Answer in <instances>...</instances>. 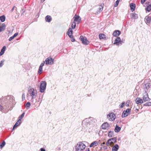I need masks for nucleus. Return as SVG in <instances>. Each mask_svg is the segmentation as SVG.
Masks as SVG:
<instances>
[{
  "mask_svg": "<svg viewBox=\"0 0 151 151\" xmlns=\"http://www.w3.org/2000/svg\"><path fill=\"white\" fill-rule=\"evenodd\" d=\"M93 118L90 117L86 118L82 122V130L84 132H90V125L91 121L93 119Z\"/></svg>",
  "mask_w": 151,
  "mask_h": 151,
  "instance_id": "obj_1",
  "label": "nucleus"
},
{
  "mask_svg": "<svg viewBox=\"0 0 151 151\" xmlns=\"http://www.w3.org/2000/svg\"><path fill=\"white\" fill-rule=\"evenodd\" d=\"M37 95V91L34 88H31L28 90L27 94L28 98L31 97L32 99H35Z\"/></svg>",
  "mask_w": 151,
  "mask_h": 151,
  "instance_id": "obj_2",
  "label": "nucleus"
},
{
  "mask_svg": "<svg viewBox=\"0 0 151 151\" xmlns=\"http://www.w3.org/2000/svg\"><path fill=\"white\" fill-rule=\"evenodd\" d=\"M116 138L114 137L109 139L106 143L107 146H113L114 143L116 142Z\"/></svg>",
  "mask_w": 151,
  "mask_h": 151,
  "instance_id": "obj_3",
  "label": "nucleus"
},
{
  "mask_svg": "<svg viewBox=\"0 0 151 151\" xmlns=\"http://www.w3.org/2000/svg\"><path fill=\"white\" fill-rule=\"evenodd\" d=\"M86 147V145L81 142L78 143L76 147V149L77 151H81Z\"/></svg>",
  "mask_w": 151,
  "mask_h": 151,
  "instance_id": "obj_4",
  "label": "nucleus"
},
{
  "mask_svg": "<svg viewBox=\"0 0 151 151\" xmlns=\"http://www.w3.org/2000/svg\"><path fill=\"white\" fill-rule=\"evenodd\" d=\"M116 117L115 114L113 112L109 113L107 115V119L111 121H114Z\"/></svg>",
  "mask_w": 151,
  "mask_h": 151,
  "instance_id": "obj_5",
  "label": "nucleus"
},
{
  "mask_svg": "<svg viewBox=\"0 0 151 151\" xmlns=\"http://www.w3.org/2000/svg\"><path fill=\"white\" fill-rule=\"evenodd\" d=\"M47 83L45 81H42L41 82L40 91L41 93L43 92L46 89Z\"/></svg>",
  "mask_w": 151,
  "mask_h": 151,
  "instance_id": "obj_6",
  "label": "nucleus"
},
{
  "mask_svg": "<svg viewBox=\"0 0 151 151\" xmlns=\"http://www.w3.org/2000/svg\"><path fill=\"white\" fill-rule=\"evenodd\" d=\"M54 59L49 57L45 59V63L46 65H52L54 63Z\"/></svg>",
  "mask_w": 151,
  "mask_h": 151,
  "instance_id": "obj_7",
  "label": "nucleus"
},
{
  "mask_svg": "<svg viewBox=\"0 0 151 151\" xmlns=\"http://www.w3.org/2000/svg\"><path fill=\"white\" fill-rule=\"evenodd\" d=\"M131 109H127L126 110H124L122 113V118L128 116L130 113Z\"/></svg>",
  "mask_w": 151,
  "mask_h": 151,
  "instance_id": "obj_8",
  "label": "nucleus"
},
{
  "mask_svg": "<svg viewBox=\"0 0 151 151\" xmlns=\"http://www.w3.org/2000/svg\"><path fill=\"white\" fill-rule=\"evenodd\" d=\"M80 40L81 41L82 43L85 45H87L89 44V42L87 40L86 38L81 36L80 37Z\"/></svg>",
  "mask_w": 151,
  "mask_h": 151,
  "instance_id": "obj_9",
  "label": "nucleus"
},
{
  "mask_svg": "<svg viewBox=\"0 0 151 151\" xmlns=\"http://www.w3.org/2000/svg\"><path fill=\"white\" fill-rule=\"evenodd\" d=\"M124 42L121 40L120 38L117 37L115 40V42L114 43V44L118 45L120 44H122Z\"/></svg>",
  "mask_w": 151,
  "mask_h": 151,
  "instance_id": "obj_10",
  "label": "nucleus"
},
{
  "mask_svg": "<svg viewBox=\"0 0 151 151\" xmlns=\"http://www.w3.org/2000/svg\"><path fill=\"white\" fill-rule=\"evenodd\" d=\"M149 100L148 96L147 93L145 92L143 96V101L144 102H146L148 101Z\"/></svg>",
  "mask_w": 151,
  "mask_h": 151,
  "instance_id": "obj_11",
  "label": "nucleus"
},
{
  "mask_svg": "<svg viewBox=\"0 0 151 151\" xmlns=\"http://www.w3.org/2000/svg\"><path fill=\"white\" fill-rule=\"evenodd\" d=\"M151 86V83L148 82L145 83L143 85V88L144 89L148 90L149 89Z\"/></svg>",
  "mask_w": 151,
  "mask_h": 151,
  "instance_id": "obj_12",
  "label": "nucleus"
},
{
  "mask_svg": "<svg viewBox=\"0 0 151 151\" xmlns=\"http://www.w3.org/2000/svg\"><path fill=\"white\" fill-rule=\"evenodd\" d=\"M151 21V16H147L145 18V21L147 24H150Z\"/></svg>",
  "mask_w": 151,
  "mask_h": 151,
  "instance_id": "obj_13",
  "label": "nucleus"
},
{
  "mask_svg": "<svg viewBox=\"0 0 151 151\" xmlns=\"http://www.w3.org/2000/svg\"><path fill=\"white\" fill-rule=\"evenodd\" d=\"M109 127V125L106 122H104L102 125V127L103 129H108Z\"/></svg>",
  "mask_w": 151,
  "mask_h": 151,
  "instance_id": "obj_14",
  "label": "nucleus"
},
{
  "mask_svg": "<svg viewBox=\"0 0 151 151\" xmlns=\"http://www.w3.org/2000/svg\"><path fill=\"white\" fill-rule=\"evenodd\" d=\"M121 33V32L119 30H116L114 32L112 35L114 36L117 37L119 36Z\"/></svg>",
  "mask_w": 151,
  "mask_h": 151,
  "instance_id": "obj_15",
  "label": "nucleus"
},
{
  "mask_svg": "<svg viewBox=\"0 0 151 151\" xmlns=\"http://www.w3.org/2000/svg\"><path fill=\"white\" fill-rule=\"evenodd\" d=\"M135 101L136 103L137 104H141L143 103L142 99L140 98H136Z\"/></svg>",
  "mask_w": 151,
  "mask_h": 151,
  "instance_id": "obj_16",
  "label": "nucleus"
},
{
  "mask_svg": "<svg viewBox=\"0 0 151 151\" xmlns=\"http://www.w3.org/2000/svg\"><path fill=\"white\" fill-rule=\"evenodd\" d=\"M99 143V141H95L92 142L90 145V147H94L97 146Z\"/></svg>",
  "mask_w": 151,
  "mask_h": 151,
  "instance_id": "obj_17",
  "label": "nucleus"
},
{
  "mask_svg": "<svg viewBox=\"0 0 151 151\" xmlns=\"http://www.w3.org/2000/svg\"><path fill=\"white\" fill-rule=\"evenodd\" d=\"M130 6L131 11L133 12L135 10L136 5L135 4L132 3L130 4Z\"/></svg>",
  "mask_w": 151,
  "mask_h": 151,
  "instance_id": "obj_18",
  "label": "nucleus"
},
{
  "mask_svg": "<svg viewBox=\"0 0 151 151\" xmlns=\"http://www.w3.org/2000/svg\"><path fill=\"white\" fill-rule=\"evenodd\" d=\"M74 22H76L78 21V22H79L81 21V19L80 17L79 16H77L76 15L74 17Z\"/></svg>",
  "mask_w": 151,
  "mask_h": 151,
  "instance_id": "obj_19",
  "label": "nucleus"
},
{
  "mask_svg": "<svg viewBox=\"0 0 151 151\" xmlns=\"http://www.w3.org/2000/svg\"><path fill=\"white\" fill-rule=\"evenodd\" d=\"M6 26L5 24L3 23L1 24V26L0 27V32L4 31L5 29Z\"/></svg>",
  "mask_w": 151,
  "mask_h": 151,
  "instance_id": "obj_20",
  "label": "nucleus"
},
{
  "mask_svg": "<svg viewBox=\"0 0 151 151\" xmlns=\"http://www.w3.org/2000/svg\"><path fill=\"white\" fill-rule=\"evenodd\" d=\"M131 17L132 19H136L138 18L137 15L135 13L131 14Z\"/></svg>",
  "mask_w": 151,
  "mask_h": 151,
  "instance_id": "obj_21",
  "label": "nucleus"
},
{
  "mask_svg": "<svg viewBox=\"0 0 151 151\" xmlns=\"http://www.w3.org/2000/svg\"><path fill=\"white\" fill-rule=\"evenodd\" d=\"M21 122L19 120H18L14 125L13 128V130L14 129V128L18 126L21 124Z\"/></svg>",
  "mask_w": 151,
  "mask_h": 151,
  "instance_id": "obj_22",
  "label": "nucleus"
},
{
  "mask_svg": "<svg viewBox=\"0 0 151 151\" xmlns=\"http://www.w3.org/2000/svg\"><path fill=\"white\" fill-rule=\"evenodd\" d=\"M119 148V146L117 145H115L113 146L112 148V150L113 151H117Z\"/></svg>",
  "mask_w": 151,
  "mask_h": 151,
  "instance_id": "obj_23",
  "label": "nucleus"
},
{
  "mask_svg": "<svg viewBox=\"0 0 151 151\" xmlns=\"http://www.w3.org/2000/svg\"><path fill=\"white\" fill-rule=\"evenodd\" d=\"M6 47L5 46H4L2 48L1 51L0 52V56L2 55L4 53V51L6 50Z\"/></svg>",
  "mask_w": 151,
  "mask_h": 151,
  "instance_id": "obj_24",
  "label": "nucleus"
},
{
  "mask_svg": "<svg viewBox=\"0 0 151 151\" xmlns=\"http://www.w3.org/2000/svg\"><path fill=\"white\" fill-rule=\"evenodd\" d=\"M45 20L46 21L48 22H50L52 19V18H51V17L49 15H47L45 17Z\"/></svg>",
  "mask_w": 151,
  "mask_h": 151,
  "instance_id": "obj_25",
  "label": "nucleus"
},
{
  "mask_svg": "<svg viewBox=\"0 0 151 151\" xmlns=\"http://www.w3.org/2000/svg\"><path fill=\"white\" fill-rule=\"evenodd\" d=\"M121 129V128L120 127H119L117 125H116L114 129V131L116 132H118L120 131Z\"/></svg>",
  "mask_w": 151,
  "mask_h": 151,
  "instance_id": "obj_26",
  "label": "nucleus"
},
{
  "mask_svg": "<svg viewBox=\"0 0 151 151\" xmlns=\"http://www.w3.org/2000/svg\"><path fill=\"white\" fill-rule=\"evenodd\" d=\"M114 136V132L113 131H110L108 133V136L109 137H112Z\"/></svg>",
  "mask_w": 151,
  "mask_h": 151,
  "instance_id": "obj_27",
  "label": "nucleus"
},
{
  "mask_svg": "<svg viewBox=\"0 0 151 151\" xmlns=\"http://www.w3.org/2000/svg\"><path fill=\"white\" fill-rule=\"evenodd\" d=\"M105 36V35L102 34H100L99 35V38L100 39H105L106 38Z\"/></svg>",
  "mask_w": 151,
  "mask_h": 151,
  "instance_id": "obj_28",
  "label": "nucleus"
},
{
  "mask_svg": "<svg viewBox=\"0 0 151 151\" xmlns=\"http://www.w3.org/2000/svg\"><path fill=\"white\" fill-rule=\"evenodd\" d=\"M5 17L4 15H3L0 17V20L2 22H4L5 21Z\"/></svg>",
  "mask_w": 151,
  "mask_h": 151,
  "instance_id": "obj_29",
  "label": "nucleus"
},
{
  "mask_svg": "<svg viewBox=\"0 0 151 151\" xmlns=\"http://www.w3.org/2000/svg\"><path fill=\"white\" fill-rule=\"evenodd\" d=\"M145 10L148 12H150L151 10V5H149L146 8Z\"/></svg>",
  "mask_w": 151,
  "mask_h": 151,
  "instance_id": "obj_30",
  "label": "nucleus"
},
{
  "mask_svg": "<svg viewBox=\"0 0 151 151\" xmlns=\"http://www.w3.org/2000/svg\"><path fill=\"white\" fill-rule=\"evenodd\" d=\"M24 112L19 116L18 120H19V121L21 122V119L24 117Z\"/></svg>",
  "mask_w": 151,
  "mask_h": 151,
  "instance_id": "obj_31",
  "label": "nucleus"
},
{
  "mask_svg": "<svg viewBox=\"0 0 151 151\" xmlns=\"http://www.w3.org/2000/svg\"><path fill=\"white\" fill-rule=\"evenodd\" d=\"M103 7L101 6H99L98 7V11L99 12H101L103 10Z\"/></svg>",
  "mask_w": 151,
  "mask_h": 151,
  "instance_id": "obj_32",
  "label": "nucleus"
},
{
  "mask_svg": "<svg viewBox=\"0 0 151 151\" xmlns=\"http://www.w3.org/2000/svg\"><path fill=\"white\" fill-rule=\"evenodd\" d=\"M67 34L68 35L69 34H73V31L70 28L68 30V31L67 32Z\"/></svg>",
  "mask_w": 151,
  "mask_h": 151,
  "instance_id": "obj_33",
  "label": "nucleus"
},
{
  "mask_svg": "<svg viewBox=\"0 0 151 151\" xmlns=\"http://www.w3.org/2000/svg\"><path fill=\"white\" fill-rule=\"evenodd\" d=\"M42 67L40 66L38 70V73L40 74L42 73Z\"/></svg>",
  "mask_w": 151,
  "mask_h": 151,
  "instance_id": "obj_34",
  "label": "nucleus"
},
{
  "mask_svg": "<svg viewBox=\"0 0 151 151\" xmlns=\"http://www.w3.org/2000/svg\"><path fill=\"white\" fill-rule=\"evenodd\" d=\"M5 141H3L2 142V143L1 144V145H0V148L1 149L3 147L4 145H5Z\"/></svg>",
  "mask_w": 151,
  "mask_h": 151,
  "instance_id": "obj_35",
  "label": "nucleus"
},
{
  "mask_svg": "<svg viewBox=\"0 0 151 151\" xmlns=\"http://www.w3.org/2000/svg\"><path fill=\"white\" fill-rule=\"evenodd\" d=\"M2 101V100L1 99H0V111H1L4 108L2 106V105H1V104H2V103H1Z\"/></svg>",
  "mask_w": 151,
  "mask_h": 151,
  "instance_id": "obj_36",
  "label": "nucleus"
},
{
  "mask_svg": "<svg viewBox=\"0 0 151 151\" xmlns=\"http://www.w3.org/2000/svg\"><path fill=\"white\" fill-rule=\"evenodd\" d=\"M125 104V102H123L121 104L119 105V108L120 109L122 108L124 106Z\"/></svg>",
  "mask_w": 151,
  "mask_h": 151,
  "instance_id": "obj_37",
  "label": "nucleus"
},
{
  "mask_svg": "<svg viewBox=\"0 0 151 151\" xmlns=\"http://www.w3.org/2000/svg\"><path fill=\"white\" fill-rule=\"evenodd\" d=\"M14 97L12 96H11V98H10V99H12V101H10V102H12V104H15V100H14Z\"/></svg>",
  "mask_w": 151,
  "mask_h": 151,
  "instance_id": "obj_38",
  "label": "nucleus"
},
{
  "mask_svg": "<svg viewBox=\"0 0 151 151\" xmlns=\"http://www.w3.org/2000/svg\"><path fill=\"white\" fill-rule=\"evenodd\" d=\"M5 60H2L0 63V67H2L4 64V62Z\"/></svg>",
  "mask_w": 151,
  "mask_h": 151,
  "instance_id": "obj_39",
  "label": "nucleus"
},
{
  "mask_svg": "<svg viewBox=\"0 0 151 151\" xmlns=\"http://www.w3.org/2000/svg\"><path fill=\"white\" fill-rule=\"evenodd\" d=\"M76 26V24L75 23V22H74V23L72 24L71 25V28L73 29H74L75 28Z\"/></svg>",
  "mask_w": 151,
  "mask_h": 151,
  "instance_id": "obj_40",
  "label": "nucleus"
},
{
  "mask_svg": "<svg viewBox=\"0 0 151 151\" xmlns=\"http://www.w3.org/2000/svg\"><path fill=\"white\" fill-rule=\"evenodd\" d=\"M30 105V102H28L25 105V107L27 108L29 107Z\"/></svg>",
  "mask_w": 151,
  "mask_h": 151,
  "instance_id": "obj_41",
  "label": "nucleus"
},
{
  "mask_svg": "<svg viewBox=\"0 0 151 151\" xmlns=\"http://www.w3.org/2000/svg\"><path fill=\"white\" fill-rule=\"evenodd\" d=\"M119 2L118 1H116L114 3V6L115 7L117 6L119 4Z\"/></svg>",
  "mask_w": 151,
  "mask_h": 151,
  "instance_id": "obj_42",
  "label": "nucleus"
},
{
  "mask_svg": "<svg viewBox=\"0 0 151 151\" xmlns=\"http://www.w3.org/2000/svg\"><path fill=\"white\" fill-rule=\"evenodd\" d=\"M25 99V94L23 93L22 95V100L23 101Z\"/></svg>",
  "mask_w": 151,
  "mask_h": 151,
  "instance_id": "obj_43",
  "label": "nucleus"
},
{
  "mask_svg": "<svg viewBox=\"0 0 151 151\" xmlns=\"http://www.w3.org/2000/svg\"><path fill=\"white\" fill-rule=\"evenodd\" d=\"M144 106H151V103L150 102L144 104Z\"/></svg>",
  "mask_w": 151,
  "mask_h": 151,
  "instance_id": "obj_44",
  "label": "nucleus"
},
{
  "mask_svg": "<svg viewBox=\"0 0 151 151\" xmlns=\"http://www.w3.org/2000/svg\"><path fill=\"white\" fill-rule=\"evenodd\" d=\"M130 101L128 100L126 102V106H129Z\"/></svg>",
  "mask_w": 151,
  "mask_h": 151,
  "instance_id": "obj_45",
  "label": "nucleus"
},
{
  "mask_svg": "<svg viewBox=\"0 0 151 151\" xmlns=\"http://www.w3.org/2000/svg\"><path fill=\"white\" fill-rule=\"evenodd\" d=\"M14 38V37L13 36H12L11 37H10L9 39V41H11V40H13Z\"/></svg>",
  "mask_w": 151,
  "mask_h": 151,
  "instance_id": "obj_46",
  "label": "nucleus"
},
{
  "mask_svg": "<svg viewBox=\"0 0 151 151\" xmlns=\"http://www.w3.org/2000/svg\"><path fill=\"white\" fill-rule=\"evenodd\" d=\"M45 62L43 61V63H41V64H40V66L42 67L45 64Z\"/></svg>",
  "mask_w": 151,
  "mask_h": 151,
  "instance_id": "obj_47",
  "label": "nucleus"
},
{
  "mask_svg": "<svg viewBox=\"0 0 151 151\" xmlns=\"http://www.w3.org/2000/svg\"><path fill=\"white\" fill-rule=\"evenodd\" d=\"M68 35L69 37L70 38H73V35H72V34H69Z\"/></svg>",
  "mask_w": 151,
  "mask_h": 151,
  "instance_id": "obj_48",
  "label": "nucleus"
},
{
  "mask_svg": "<svg viewBox=\"0 0 151 151\" xmlns=\"http://www.w3.org/2000/svg\"><path fill=\"white\" fill-rule=\"evenodd\" d=\"M18 33L17 32V33H16L15 34H14V35L13 36L14 38L15 37H16L18 35Z\"/></svg>",
  "mask_w": 151,
  "mask_h": 151,
  "instance_id": "obj_49",
  "label": "nucleus"
},
{
  "mask_svg": "<svg viewBox=\"0 0 151 151\" xmlns=\"http://www.w3.org/2000/svg\"><path fill=\"white\" fill-rule=\"evenodd\" d=\"M39 151H46L45 149L43 148H41Z\"/></svg>",
  "mask_w": 151,
  "mask_h": 151,
  "instance_id": "obj_50",
  "label": "nucleus"
},
{
  "mask_svg": "<svg viewBox=\"0 0 151 151\" xmlns=\"http://www.w3.org/2000/svg\"><path fill=\"white\" fill-rule=\"evenodd\" d=\"M146 0H141V3L142 4H143L145 2V1Z\"/></svg>",
  "mask_w": 151,
  "mask_h": 151,
  "instance_id": "obj_51",
  "label": "nucleus"
},
{
  "mask_svg": "<svg viewBox=\"0 0 151 151\" xmlns=\"http://www.w3.org/2000/svg\"><path fill=\"white\" fill-rule=\"evenodd\" d=\"M72 39L71 40L72 42H74L75 41V39L73 38H72Z\"/></svg>",
  "mask_w": 151,
  "mask_h": 151,
  "instance_id": "obj_52",
  "label": "nucleus"
},
{
  "mask_svg": "<svg viewBox=\"0 0 151 151\" xmlns=\"http://www.w3.org/2000/svg\"><path fill=\"white\" fill-rule=\"evenodd\" d=\"M14 7H13V8L12 9H11V11H12H12L14 10Z\"/></svg>",
  "mask_w": 151,
  "mask_h": 151,
  "instance_id": "obj_53",
  "label": "nucleus"
},
{
  "mask_svg": "<svg viewBox=\"0 0 151 151\" xmlns=\"http://www.w3.org/2000/svg\"><path fill=\"white\" fill-rule=\"evenodd\" d=\"M105 144H106V143H105V142H103V143H102V144H103V145H105Z\"/></svg>",
  "mask_w": 151,
  "mask_h": 151,
  "instance_id": "obj_54",
  "label": "nucleus"
},
{
  "mask_svg": "<svg viewBox=\"0 0 151 151\" xmlns=\"http://www.w3.org/2000/svg\"><path fill=\"white\" fill-rule=\"evenodd\" d=\"M86 151H90L89 150V149H87L86 150Z\"/></svg>",
  "mask_w": 151,
  "mask_h": 151,
  "instance_id": "obj_55",
  "label": "nucleus"
},
{
  "mask_svg": "<svg viewBox=\"0 0 151 151\" xmlns=\"http://www.w3.org/2000/svg\"><path fill=\"white\" fill-rule=\"evenodd\" d=\"M120 138H119L118 139V140H120Z\"/></svg>",
  "mask_w": 151,
  "mask_h": 151,
  "instance_id": "obj_56",
  "label": "nucleus"
},
{
  "mask_svg": "<svg viewBox=\"0 0 151 151\" xmlns=\"http://www.w3.org/2000/svg\"><path fill=\"white\" fill-rule=\"evenodd\" d=\"M45 0H43V1H45Z\"/></svg>",
  "mask_w": 151,
  "mask_h": 151,
  "instance_id": "obj_57",
  "label": "nucleus"
}]
</instances>
